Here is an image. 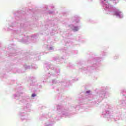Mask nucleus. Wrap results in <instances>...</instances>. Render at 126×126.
Listing matches in <instances>:
<instances>
[{"instance_id":"1","label":"nucleus","mask_w":126,"mask_h":126,"mask_svg":"<svg viewBox=\"0 0 126 126\" xmlns=\"http://www.w3.org/2000/svg\"><path fill=\"white\" fill-rule=\"evenodd\" d=\"M35 96H36V94H33L32 95V97H35Z\"/></svg>"},{"instance_id":"2","label":"nucleus","mask_w":126,"mask_h":126,"mask_svg":"<svg viewBox=\"0 0 126 126\" xmlns=\"http://www.w3.org/2000/svg\"><path fill=\"white\" fill-rule=\"evenodd\" d=\"M120 14H121V12H120L119 14L116 13V15H120Z\"/></svg>"},{"instance_id":"3","label":"nucleus","mask_w":126,"mask_h":126,"mask_svg":"<svg viewBox=\"0 0 126 126\" xmlns=\"http://www.w3.org/2000/svg\"><path fill=\"white\" fill-rule=\"evenodd\" d=\"M86 93H90V91H87L86 92Z\"/></svg>"},{"instance_id":"4","label":"nucleus","mask_w":126,"mask_h":126,"mask_svg":"<svg viewBox=\"0 0 126 126\" xmlns=\"http://www.w3.org/2000/svg\"><path fill=\"white\" fill-rule=\"evenodd\" d=\"M76 30V31H77V30H78V29H77Z\"/></svg>"}]
</instances>
